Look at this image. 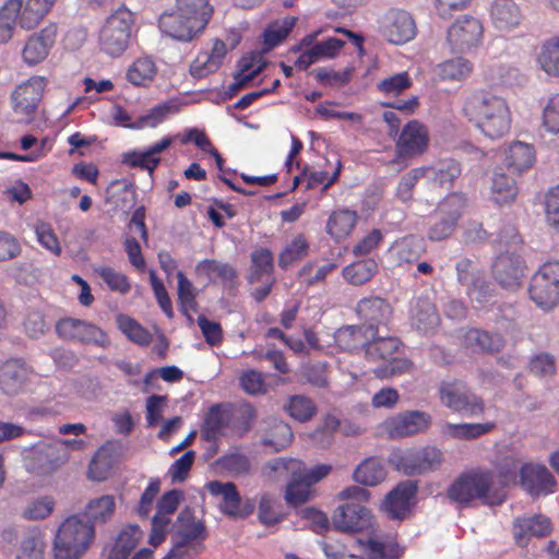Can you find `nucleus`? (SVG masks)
Here are the masks:
<instances>
[{"label":"nucleus","mask_w":559,"mask_h":559,"mask_svg":"<svg viewBox=\"0 0 559 559\" xmlns=\"http://www.w3.org/2000/svg\"><path fill=\"white\" fill-rule=\"evenodd\" d=\"M57 36V25L49 24L40 32L33 34L26 41L22 56L28 64L43 61L53 46Z\"/></svg>","instance_id":"25"},{"label":"nucleus","mask_w":559,"mask_h":559,"mask_svg":"<svg viewBox=\"0 0 559 559\" xmlns=\"http://www.w3.org/2000/svg\"><path fill=\"white\" fill-rule=\"evenodd\" d=\"M31 370L22 359H8L0 367V388L8 395L17 394L28 381Z\"/></svg>","instance_id":"27"},{"label":"nucleus","mask_w":559,"mask_h":559,"mask_svg":"<svg viewBox=\"0 0 559 559\" xmlns=\"http://www.w3.org/2000/svg\"><path fill=\"white\" fill-rule=\"evenodd\" d=\"M337 346L347 352L365 346L361 328L355 325H346L337 329L334 335Z\"/></svg>","instance_id":"52"},{"label":"nucleus","mask_w":559,"mask_h":559,"mask_svg":"<svg viewBox=\"0 0 559 559\" xmlns=\"http://www.w3.org/2000/svg\"><path fill=\"white\" fill-rule=\"evenodd\" d=\"M117 323L121 332L133 343L147 346L152 342V334L138 321L128 317L119 316Z\"/></svg>","instance_id":"49"},{"label":"nucleus","mask_w":559,"mask_h":559,"mask_svg":"<svg viewBox=\"0 0 559 559\" xmlns=\"http://www.w3.org/2000/svg\"><path fill=\"white\" fill-rule=\"evenodd\" d=\"M380 32L391 44L403 45L416 35V24L405 10L390 9L381 17Z\"/></svg>","instance_id":"15"},{"label":"nucleus","mask_w":559,"mask_h":559,"mask_svg":"<svg viewBox=\"0 0 559 559\" xmlns=\"http://www.w3.org/2000/svg\"><path fill=\"white\" fill-rule=\"evenodd\" d=\"M427 169L424 167L413 168L406 174L396 187V197L403 201H411L413 198V190L420 178L426 177Z\"/></svg>","instance_id":"62"},{"label":"nucleus","mask_w":559,"mask_h":559,"mask_svg":"<svg viewBox=\"0 0 559 559\" xmlns=\"http://www.w3.org/2000/svg\"><path fill=\"white\" fill-rule=\"evenodd\" d=\"M360 320L368 323L370 328L385 324L392 314L390 302L379 296H369L361 298L355 308Z\"/></svg>","instance_id":"26"},{"label":"nucleus","mask_w":559,"mask_h":559,"mask_svg":"<svg viewBox=\"0 0 559 559\" xmlns=\"http://www.w3.org/2000/svg\"><path fill=\"white\" fill-rule=\"evenodd\" d=\"M122 162L130 167L146 170L152 175L160 163V157H153L147 150L132 151L123 155Z\"/></svg>","instance_id":"61"},{"label":"nucleus","mask_w":559,"mask_h":559,"mask_svg":"<svg viewBox=\"0 0 559 559\" xmlns=\"http://www.w3.org/2000/svg\"><path fill=\"white\" fill-rule=\"evenodd\" d=\"M112 468L111 457L108 450H97L88 465V477L102 481L109 477Z\"/></svg>","instance_id":"55"},{"label":"nucleus","mask_w":559,"mask_h":559,"mask_svg":"<svg viewBox=\"0 0 559 559\" xmlns=\"http://www.w3.org/2000/svg\"><path fill=\"white\" fill-rule=\"evenodd\" d=\"M413 323L424 332L438 325L439 314L436 306L428 299H419L413 312Z\"/></svg>","instance_id":"48"},{"label":"nucleus","mask_w":559,"mask_h":559,"mask_svg":"<svg viewBox=\"0 0 559 559\" xmlns=\"http://www.w3.org/2000/svg\"><path fill=\"white\" fill-rule=\"evenodd\" d=\"M377 272V261L372 258H368L346 265L342 271V275L347 283L354 286H360L369 282Z\"/></svg>","instance_id":"36"},{"label":"nucleus","mask_w":559,"mask_h":559,"mask_svg":"<svg viewBox=\"0 0 559 559\" xmlns=\"http://www.w3.org/2000/svg\"><path fill=\"white\" fill-rule=\"evenodd\" d=\"M280 503L271 496L263 495L259 502V520L265 526H272L283 521L284 515L278 510Z\"/></svg>","instance_id":"60"},{"label":"nucleus","mask_w":559,"mask_h":559,"mask_svg":"<svg viewBox=\"0 0 559 559\" xmlns=\"http://www.w3.org/2000/svg\"><path fill=\"white\" fill-rule=\"evenodd\" d=\"M431 416L421 411H408L385 420L384 428L390 438L400 439L426 431Z\"/></svg>","instance_id":"19"},{"label":"nucleus","mask_w":559,"mask_h":559,"mask_svg":"<svg viewBox=\"0 0 559 559\" xmlns=\"http://www.w3.org/2000/svg\"><path fill=\"white\" fill-rule=\"evenodd\" d=\"M386 477L383 462L378 457L365 459L354 471L353 478L365 486H377Z\"/></svg>","instance_id":"33"},{"label":"nucleus","mask_w":559,"mask_h":559,"mask_svg":"<svg viewBox=\"0 0 559 559\" xmlns=\"http://www.w3.org/2000/svg\"><path fill=\"white\" fill-rule=\"evenodd\" d=\"M48 12L37 0H27L21 10L19 24L24 29H34Z\"/></svg>","instance_id":"54"},{"label":"nucleus","mask_w":559,"mask_h":559,"mask_svg":"<svg viewBox=\"0 0 559 559\" xmlns=\"http://www.w3.org/2000/svg\"><path fill=\"white\" fill-rule=\"evenodd\" d=\"M178 536L179 542L163 559H180L182 556V547L190 543L206 538V530L200 520H197L192 510L186 509L178 516Z\"/></svg>","instance_id":"22"},{"label":"nucleus","mask_w":559,"mask_h":559,"mask_svg":"<svg viewBox=\"0 0 559 559\" xmlns=\"http://www.w3.org/2000/svg\"><path fill=\"white\" fill-rule=\"evenodd\" d=\"M135 16L126 5L114 11L99 31V47L110 57L121 56L130 44Z\"/></svg>","instance_id":"4"},{"label":"nucleus","mask_w":559,"mask_h":559,"mask_svg":"<svg viewBox=\"0 0 559 559\" xmlns=\"http://www.w3.org/2000/svg\"><path fill=\"white\" fill-rule=\"evenodd\" d=\"M526 267V262L522 255L504 251L493 260L491 274L500 287L515 290L522 284Z\"/></svg>","instance_id":"13"},{"label":"nucleus","mask_w":559,"mask_h":559,"mask_svg":"<svg viewBox=\"0 0 559 559\" xmlns=\"http://www.w3.org/2000/svg\"><path fill=\"white\" fill-rule=\"evenodd\" d=\"M177 296L180 311L192 321L190 312L198 311V293L192 282L185 275L183 272H177Z\"/></svg>","instance_id":"40"},{"label":"nucleus","mask_w":559,"mask_h":559,"mask_svg":"<svg viewBox=\"0 0 559 559\" xmlns=\"http://www.w3.org/2000/svg\"><path fill=\"white\" fill-rule=\"evenodd\" d=\"M514 179L501 171H495L491 179L490 197L499 205L512 203L518 195Z\"/></svg>","instance_id":"35"},{"label":"nucleus","mask_w":559,"mask_h":559,"mask_svg":"<svg viewBox=\"0 0 559 559\" xmlns=\"http://www.w3.org/2000/svg\"><path fill=\"white\" fill-rule=\"evenodd\" d=\"M115 510L116 501L114 496L104 495L91 500L86 506L84 513L88 518V522L94 525V523H104L109 520Z\"/></svg>","instance_id":"44"},{"label":"nucleus","mask_w":559,"mask_h":559,"mask_svg":"<svg viewBox=\"0 0 559 559\" xmlns=\"http://www.w3.org/2000/svg\"><path fill=\"white\" fill-rule=\"evenodd\" d=\"M46 87L44 76H32L26 82L16 86L12 94L15 112L31 116L37 109Z\"/></svg>","instance_id":"21"},{"label":"nucleus","mask_w":559,"mask_h":559,"mask_svg":"<svg viewBox=\"0 0 559 559\" xmlns=\"http://www.w3.org/2000/svg\"><path fill=\"white\" fill-rule=\"evenodd\" d=\"M284 408L293 419L299 423H307L317 414L314 402L305 395L289 396Z\"/></svg>","instance_id":"45"},{"label":"nucleus","mask_w":559,"mask_h":559,"mask_svg":"<svg viewBox=\"0 0 559 559\" xmlns=\"http://www.w3.org/2000/svg\"><path fill=\"white\" fill-rule=\"evenodd\" d=\"M490 14L495 27L500 31H510L522 21L520 8L513 0H495Z\"/></svg>","instance_id":"31"},{"label":"nucleus","mask_w":559,"mask_h":559,"mask_svg":"<svg viewBox=\"0 0 559 559\" xmlns=\"http://www.w3.org/2000/svg\"><path fill=\"white\" fill-rule=\"evenodd\" d=\"M272 468L276 472L285 471L287 473H299L311 486L325 478L332 471L330 464H318L311 468H307L302 461L292 457L278 459Z\"/></svg>","instance_id":"29"},{"label":"nucleus","mask_w":559,"mask_h":559,"mask_svg":"<svg viewBox=\"0 0 559 559\" xmlns=\"http://www.w3.org/2000/svg\"><path fill=\"white\" fill-rule=\"evenodd\" d=\"M207 25L205 19L198 17L189 12L180 10L178 5L164 12L158 19V27L165 35L179 40L191 41Z\"/></svg>","instance_id":"9"},{"label":"nucleus","mask_w":559,"mask_h":559,"mask_svg":"<svg viewBox=\"0 0 559 559\" xmlns=\"http://www.w3.org/2000/svg\"><path fill=\"white\" fill-rule=\"evenodd\" d=\"M206 488L212 496H219L222 498L218 508L223 514L233 519H246L253 513L255 508L254 501L247 499L242 502L241 496L234 483L212 480L206 485Z\"/></svg>","instance_id":"12"},{"label":"nucleus","mask_w":559,"mask_h":559,"mask_svg":"<svg viewBox=\"0 0 559 559\" xmlns=\"http://www.w3.org/2000/svg\"><path fill=\"white\" fill-rule=\"evenodd\" d=\"M294 435L288 424L278 420L274 421L270 429L269 436L265 439V444H269L275 450H281L289 445L293 441Z\"/></svg>","instance_id":"58"},{"label":"nucleus","mask_w":559,"mask_h":559,"mask_svg":"<svg viewBox=\"0 0 559 559\" xmlns=\"http://www.w3.org/2000/svg\"><path fill=\"white\" fill-rule=\"evenodd\" d=\"M528 296L536 307L549 311L559 305V261L539 265L528 283Z\"/></svg>","instance_id":"5"},{"label":"nucleus","mask_w":559,"mask_h":559,"mask_svg":"<svg viewBox=\"0 0 559 559\" xmlns=\"http://www.w3.org/2000/svg\"><path fill=\"white\" fill-rule=\"evenodd\" d=\"M55 508V500L45 496L32 501L23 511V518L27 520H43L49 516Z\"/></svg>","instance_id":"63"},{"label":"nucleus","mask_w":559,"mask_h":559,"mask_svg":"<svg viewBox=\"0 0 559 559\" xmlns=\"http://www.w3.org/2000/svg\"><path fill=\"white\" fill-rule=\"evenodd\" d=\"M551 532L550 518L542 513L532 516H518L512 523L514 543L521 548L527 547L532 537L544 538Z\"/></svg>","instance_id":"18"},{"label":"nucleus","mask_w":559,"mask_h":559,"mask_svg":"<svg viewBox=\"0 0 559 559\" xmlns=\"http://www.w3.org/2000/svg\"><path fill=\"white\" fill-rule=\"evenodd\" d=\"M497 427L495 421L486 423H447L442 426V433L457 440H475L491 432Z\"/></svg>","instance_id":"32"},{"label":"nucleus","mask_w":559,"mask_h":559,"mask_svg":"<svg viewBox=\"0 0 559 559\" xmlns=\"http://www.w3.org/2000/svg\"><path fill=\"white\" fill-rule=\"evenodd\" d=\"M543 126L550 133L559 132V94L552 95L544 107Z\"/></svg>","instance_id":"64"},{"label":"nucleus","mask_w":559,"mask_h":559,"mask_svg":"<svg viewBox=\"0 0 559 559\" xmlns=\"http://www.w3.org/2000/svg\"><path fill=\"white\" fill-rule=\"evenodd\" d=\"M428 144L429 134L426 126L418 120H411L403 127L395 147L400 157H411L423 154Z\"/></svg>","instance_id":"20"},{"label":"nucleus","mask_w":559,"mask_h":559,"mask_svg":"<svg viewBox=\"0 0 559 559\" xmlns=\"http://www.w3.org/2000/svg\"><path fill=\"white\" fill-rule=\"evenodd\" d=\"M462 112L488 139L499 140L511 131L512 112L509 103L492 91L479 88L471 92L464 98Z\"/></svg>","instance_id":"1"},{"label":"nucleus","mask_w":559,"mask_h":559,"mask_svg":"<svg viewBox=\"0 0 559 559\" xmlns=\"http://www.w3.org/2000/svg\"><path fill=\"white\" fill-rule=\"evenodd\" d=\"M521 483L532 496L547 495L555 491L557 480L549 469L542 464H525L521 468Z\"/></svg>","instance_id":"23"},{"label":"nucleus","mask_w":559,"mask_h":559,"mask_svg":"<svg viewBox=\"0 0 559 559\" xmlns=\"http://www.w3.org/2000/svg\"><path fill=\"white\" fill-rule=\"evenodd\" d=\"M195 271L199 275L205 276L210 282H228L236 277V271L230 264L213 259L200 261L195 266Z\"/></svg>","instance_id":"42"},{"label":"nucleus","mask_w":559,"mask_h":559,"mask_svg":"<svg viewBox=\"0 0 559 559\" xmlns=\"http://www.w3.org/2000/svg\"><path fill=\"white\" fill-rule=\"evenodd\" d=\"M217 464L224 471L235 476L248 474L251 467L249 457L238 451L229 452L221 456Z\"/></svg>","instance_id":"57"},{"label":"nucleus","mask_w":559,"mask_h":559,"mask_svg":"<svg viewBox=\"0 0 559 559\" xmlns=\"http://www.w3.org/2000/svg\"><path fill=\"white\" fill-rule=\"evenodd\" d=\"M56 332L62 338L94 344L103 348L110 343L107 334L99 326L80 319H60L56 324Z\"/></svg>","instance_id":"14"},{"label":"nucleus","mask_w":559,"mask_h":559,"mask_svg":"<svg viewBox=\"0 0 559 559\" xmlns=\"http://www.w3.org/2000/svg\"><path fill=\"white\" fill-rule=\"evenodd\" d=\"M536 162V150L534 145L512 141L503 152V166L513 175H522L533 168Z\"/></svg>","instance_id":"24"},{"label":"nucleus","mask_w":559,"mask_h":559,"mask_svg":"<svg viewBox=\"0 0 559 559\" xmlns=\"http://www.w3.org/2000/svg\"><path fill=\"white\" fill-rule=\"evenodd\" d=\"M310 250V243L304 234H298L282 250L278 255V265L282 269H288L295 262L307 257Z\"/></svg>","instance_id":"43"},{"label":"nucleus","mask_w":559,"mask_h":559,"mask_svg":"<svg viewBox=\"0 0 559 559\" xmlns=\"http://www.w3.org/2000/svg\"><path fill=\"white\" fill-rule=\"evenodd\" d=\"M273 253L267 248H258L251 252L252 278L260 280L264 274L273 272Z\"/></svg>","instance_id":"59"},{"label":"nucleus","mask_w":559,"mask_h":559,"mask_svg":"<svg viewBox=\"0 0 559 559\" xmlns=\"http://www.w3.org/2000/svg\"><path fill=\"white\" fill-rule=\"evenodd\" d=\"M95 273L104 281L107 287L122 295L127 294L131 289L128 276L121 272L116 271L109 266H98L95 269Z\"/></svg>","instance_id":"53"},{"label":"nucleus","mask_w":559,"mask_h":559,"mask_svg":"<svg viewBox=\"0 0 559 559\" xmlns=\"http://www.w3.org/2000/svg\"><path fill=\"white\" fill-rule=\"evenodd\" d=\"M484 38V26L479 19L465 14L448 28L447 43L452 52L469 53L478 48Z\"/></svg>","instance_id":"10"},{"label":"nucleus","mask_w":559,"mask_h":559,"mask_svg":"<svg viewBox=\"0 0 559 559\" xmlns=\"http://www.w3.org/2000/svg\"><path fill=\"white\" fill-rule=\"evenodd\" d=\"M157 67L150 57L135 59L127 70V80L135 86H147L155 78Z\"/></svg>","instance_id":"39"},{"label":"nucleus","mask_w":559,"mask_h":559,"mask_svg":"<svg viewBox=\"0 0 559 559\" xmlns=\"http://www.w3.org/2000/svg\"><path fill=\"white\" fill-rule=\"evenodd\" d=\"M401 345L402 343L397 337H373L371 341L366 342L365 352L366 356L371 360L388 361L399 352Z\"/></svg>","instance_id":"37"},{"label":"nucleus","mask_w":559,"mask_h":559,"mask_svg":"<svg viewBox=\"0 0 559 559\" xmlns=\"http://www.w3.org/2000/svg\"><path fill=\"white\" fill-rule=\"evenodd\" d=\"M473 69L468 59L455 57L437 64L435 72L440 81H463L472 74Z\"/></svg>","instance_id":"34"},{"label":"nucleus","mask_w":559,"mask_h":559,"mask_svg":"<svg viewBox=\"0 0 559 559\" xmlns=\"http://www.w3.org/2000/svg\"><path fill=\"white\" fill-rule=\"evenodd\" d=\"M443 461V453L436 447L393 453L389 462L407 476L421 475L437 469Z\"/></svg>","instance_id":"11"},{"label":"nucleus","mask_w":559,"mask_h":559,"mask_svg":"<svg viewBox=\"0 0 559 559\" xmlns=\"http://www.w3.org/2000/svg\"><path fill=\"white\" fill-rule=\"evenodd\" d=\"M425 252L423 239L407 236L396 242L395 255L399 265L416 262Z\"/></svg>","instance_id":"46"},{"label":"nucleus","mask_w":559,"mask_h":559,"mask_svg":"<svg viewBox=\"0 0 559 559\" xmlns=\"http://www.w3.org/2000/svg\"><path fill=\"white\" fill-rule=\"evenodd\" d=\"M465 206L466 198L463 193L453 192L447 195L431 216L428 238L432 241L449 238L455 230Z\"/></svg>","instance_id":"7"},{"label":"nucleus","mask_w":559,"mask_h":559,"mask_svg":"<svg viewBox=\"0 0 559 559\" xmlns=\"http://www.w3.org/2000/svg\"><path fill=\"white\" fill-rule=\"evenodd\" d=\"M332 525L341 533L372 535L378 524L369 508L358 502H346L333 511Z\"/></svg>","instance_id":"8"},{"label":"nucleus","mask_w":559,"mask_h":559,"mask_svg":"<svg viewBox=\"0 0 559 559\" xmlns=\"http://www.w3.org/2000/svg\"><path fill=\"white\" fill-rule=\"evenodd\" d=\"M95 536L94 525L76 515L66 519L53 542L55 559H80Z\"/></svg>","instance_id":"3"},{"label":"nucleus","mask_w":559,"mask_h":559,"mask_svg":"<svg viewBox=\"0 0 559 559\" xmlns=\"http://www.w3.org/2000/svg\"><path fill=\"white\" fill-rule=\"evenodd\" d=\"M427 175L433 185L441 188H451L461 175V165L454 159H448L439 163L435 167H425Z\"/></svg>","instance_id":"38"},{"label":"nucleus","mask_w":559,"mask_h":559,"mask_svg":"<svg viewBox=\"0 0 559 559\" xmlns=\"http://www.w3.org/2000/svg\"><path fill=\"white\" fill-rule=\"evenodd\" d=\"M418 487L415 481L405 480L399 483L381 503V510L391 520L406 519L414 506V499L417 493Z\"/></svg>","instance_id":"17"},{"label":"nucleus","mask_w":559,"mask_h":559,"mask_svg":"<svg viewBox=\"0 0 559 559\" xmlns=\"http://www.w3.org/2000/svg\"><path fill=\"white\" fill-rule=\"evenodd\" d=\"M233 415L227 404H214L205 414L201 437L210 442L217 441L229 426Z\"/></svg>","instance_id":"28"},{"label":"nucleus","mask_w":559,"mask_h":559,"mask_svg":"<svg viewBox=\"0 0 559 559\" xmlns=\"http://www.w3.org/2000/svg\"><path fill=\"white\" fill-rule=\"evenodd\" d=\"M450 501L462 508L469 507L474 500L488 506H500L507 499L503 486L495 484V474L487 468L475 467L461 473L447 489Z\"/></svg>","instance_id":"2"},{"label":"nucleus","mask_w":559,"mask_h":559,"mask_svg":"<svg viewBox=\"0 0 559 559\" xmlns=\"http://www.w3.org/2000/svg\"><path fill=\"white\" fill-rule=\"evenodd\" d=\"M290 474L292 480L287 484L285 500L289 506L298 507L309 500L312 486L299 473Z\"/></svg>","instance_id":"47"},{"label":"nucleus","mask_w":559,"mask_h":559,"mask_svg":"<svg viewBox=\"0 0 559 559\" xmlns=\"http://www.w3.org/2000/svg\"><path fill=\"white\" fill-rule=\"evenodd\" d=\"M357 222L358 214L356 211L338 209L329 216L325 230L335 241H341L352 234Z\"/></svg>","instance_id":"30"},{"label":"nucleus","mask_w":559,"mask_h":559,"mask_svg":"<svg viewBox=\"0 0 559 559\" xmlns=\"http://www.w3.org/2000/svg\"><path fill=\"white\" fill-rule=\"evenodd\" d=\"M181 498L182 491L173 489L165 492L157 501L148 538L152 546L157 547L165 540L171 521L170 516L176 512Z\"/></svg>","instance_id":"16"},{"label":"nucleus","mask_w":559,"mask_h":559,"mask_svg":"<svg viewBox=\"0 0 559 559\" xmlns=\"http://www.w3.org/2000/svg\"><path fill=\"white\" fill-rule=\"evenodd\" d=\"M538 62L545 72L559 76V35L543 44Z\"/></svg>","instance_id":"50"},{"label":"nucleus","mask_w":559,"mask_h":559,"mask_svg":"<svg viewBox=\"0 0 559 559\" xmlns=\"http://www.w3.org/2000/svg\"><path fill=\"white\" fill-rule=\"evenodd\" d=\"M465 340L467 345L476 346L479 350L486 353H498L504 345V340L500 334L479 329L468 330Z\"/></svg>","instance_id":"41"},{"label":"nucleus","mask_w":559,"mask_h":559,"mask_svg":"<svg viewBox=\"0 0 559 559\" xmlns=\"http://www.w3.org/2000/svg\"><path fill=\"white\" fill-rule=\"evenodd\" d=\"M438 392L441 404L454 413L477 417L486 409L484 399L460 380L442 381Z\"/></svg>","instance_id":"6"},{"label":"nucleus","mask_w":559,"mask_h":559,"mask_svg":"<svg viewBox=\"0 0 559 559\" xmlns=\"http://www.w3.org/2000/svg\"><path fill=\"white\" fill-rule=\"evenodd\" d=\"M44 546L40 532L32 530L23 538L16 559H44Z\"/></svg>","instance_id":"56"},{"label":"nucleus","mask_w":559,"mask_h":559,"mask_svg":"<svg viewBox=\"0 0 559 559\" xmlns=\"http://www.w3.org/2000/svg\"><path fill=\"white\" fill-rule=\"evenodd\" d=\"M409 74L404 71L384 78L377 83V90L385 96H399L412 86Z\"/></svg>","instance_id":"51"}]
</instances>
